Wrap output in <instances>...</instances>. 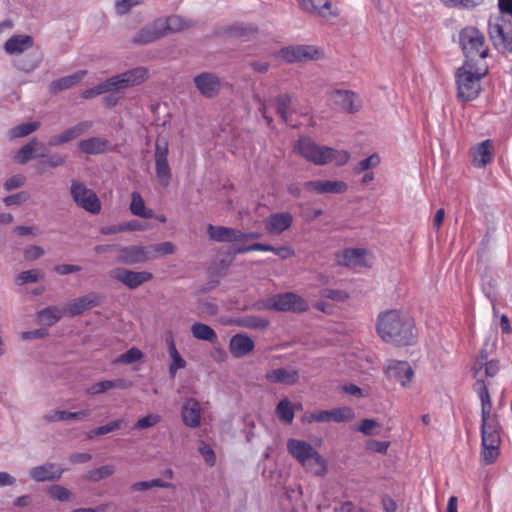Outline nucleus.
<instances>
[{"label": "nucleus", "mask_w": 512, "mask_h": 512, "mask_svg": "<svg viewBox=\"0 0 512 512\" xmlns=\"http://www.w3.org/2000/svg\"><path fill=\"white\" fill-rule=\"evenodd\" d=\"M40 127L39 122H29L20 124L10 130V137L12 139L27 136Z\"/></svg>", "instance_id": "09e8293b"}, {"label": "nucleus", "mask_w": 512, "mask_h": 512, "mask_svg": "<svg viewBox=\"0 0 512 512\" xmlns=\"http://www.w3.org/2000/svg\"><path fill=\"white\" fill-rule=\"evenodd\" d=\"M117 261L127 265H134L150 261L148 246L131 245L118 249Z\"/></svg>", "instance_id": "a211bd4d"}, {"label": "nucleus", "mask_w": 512, "mask_h": 512, "mask_svg": "<svg viewBox=\"0 0 512 512\" xmlns=\"http://www.w3.org/2000/svg\"><path fill=\"white\" fill-rule=\"evenodd\" d=\"M142 0H117L115 3V11L118 15L128 13L133 7L141 4Z\"/></svg>", "instance_id": "680f3d73"}, {"label": "nucleus", "mask_w": 512, "mask_h": 512, "mask_svg": "<svg viewBox=\"0 0 512 512\" xmlns=\"http://www.w3.org/2000/svg\"><path fill=\"white\" fill-rule=\"evenodd\" d=\"M161 38H164L158 19L146 24L137 31L131 38V43L136 46L151 44Z\"/></svg>", "instance_id": "412c9836"}, {"label": "nucleus", "mask_w": 512, "mask_h": 512, "mask_svg": "<svg viewBox=\"0 0 512 512\" xmlns=\"http://www.w3.org/2000/svg\"><path fill=\"white\" fill-rule=\"evenodd\" d=\"M123 73L132 86L140 85L148 78V70L145 67H136Z\"/></svg>", "instance_id": "de8ad7c7"}, {"label": "nucleus", "mask_w": 512, "mask_h": 512, "mask_svg": "<svg viewBox=\"0 0 512 512\" xmlns=\"http://www.w3.org/2000/svg\"><path fill=\"white\" fill-rule=\"evenodd\" d=\"M492 143L485 140L471 149L473 164L478 167H485L492 159Z\"/></svg>", "instance_id": "c756f323"}, {"label": "nucleus", "mask_w": 512, "mask_h": 512, "mask_svg": "<svg viewBox=\"0 0 512 512\" xmlns=\"http://www.w3.org/2000/svg\"><path fill=\"white\" fill-rule=\"evenodd\" d=\"M379 164H380V157L378 154L374 153L371 156L358 162L357 165L353 168V171L356 174H360L370 168L377 167Z\"/></svg>", "instance_id": "6e6d98bb"}, {"label": "nucleus", "mask_w": 512, "mask_h": 512, "mask_svg": "<svg viewBox=\"0 0 512 512\" xmlns=\"http://www.w3.org/2000/svg\"><path fill=\"white\" fill-rule=\"evenodd\" d=\"M33 40L27 35H17L8 39L5 43V51L9 54L21 53L30 48Z\"/></svg>", "instance_id": "4c0bfd02"}, {"label": "nucleus", "mask_w": 512, "mask_h": 512, "mask_svg": "<svg viewBox=\"0 0 512 512\" xmlns=\"http://www.w3.org/2000/svg\"><path fill=\"white\" fill-rule=\"evenodd\" d=\"M300 8L309 14L324 19L338 16V11L333 9L330 0H298Z\"/></svg>", "instance_id": "6ab92c4d"}, {"label": "nucleus", "mask_w": 512, "mask_h": 512, "mask_svg": "<svg viewBox=\"0 0 512 512\" xmlns=\"http://www.w3.org/2000/svg\"><path fill=\"white\" fill-rule=\"evenodd\" d=\"M191 333L193 337L199 340L209 341L214 343L217 341V334L208 325L203 323H195L191 326Z\"/></svg>", "instance_id": "ea45409f"}, {"label": "nucleus", "mask_w": 512, "mask_h": 512, "mask_svg": "<svg viewBox=\"0 0 512 512\" xmlns=\"http://www.w3.org/2000/svg\"><path fill=\"white\" fill-rule=\"evenodd\" d=\"M125 424L126 423L124 419H117L107 423L106 425L93 429V433L96 435H105L116 430H119Z\"/></svg>", "instance_id": "bf43d9fd"}, {"label": "nucleus", "mask_w": 512, "mask_h": 512, "mask_svg": "<svg viewBox=\"0 0 512 512\" xmlns=\"http://www.w3.org/2000/svg\"><path fill=\"white\" fill-rule=\"evenodd\" d=\"M255 308L257 310L301 313L309 309V304L301 296L293 292H286L257 301Z\"/></svg>", "instance_id": "423d86ee"}, {"label": "nucleus", "mask_w": 512, "mask_h": 512, "mask_svg": "<svg viewBox=\"0 0 512 512\" xmlns=\"http://www.w3.org/2000/svg\"><path fill=\"white\" fill-rule=\"evenodd\" d=\"M459 38L466 61L473 63L476 58L487 57L488 48L485 46V37L478 29L466 27L460 32Z\"/></svg>", "instance_id": "0eeeda50"}, {"label": "nucleus", "mask_w": 512, "mask_h": 512, "mask_svg": "<svg viewBox=\"0 0 512 512\" xmlns=\"http://www.w3.org/2000/svg\"><path fill=\"white\" fill-rule=\"evenodd\" d=\"M207 234L209 238L216 242H242L243 232L225 226H214L209 224L207 226Z\"/></svg>", "instance_id": "bb28decb"}, {"label": "nucleus", "mask_w": 512, "mask_h": 512, "mask_svg": "<svg viewBox=\"0 0 512 512\" xmlns=\"http://www.w3.org/2000/svg\"><path fill=\"white\" fill-rule=\"evenodd\" d=\"M48 494L51 498L59 501H68L71 497V492L60 485H53L49 488Z\"/></svg>", "instance_id": "052dcab7"}, {"label": "nucleus", "mask_w": 512, "mask_h": 512, "mask_svg": "<svg viewBox=\"0 0 512 512\" xmlns=\"http://www.w3.org/2000/svg\"><path fill=\"white\" fill-rule=\"evenodd\" d=\"M109 276L129 289H137L153 278V275L150 272L133 271L122 267L110 270Z\"/></svg>", "instance_id": "9b49d317"}, {"label": "nucleus", "mask_w": 512, "mask_h": 512, "mask_svg": "<svg viewBox=\"0 0 512 512\" xmlns=\"http://www.w3.org/2000/svg\"><path fill=\"white\" fill-rule=\"evenodd\" d=\"M269 320L260 316H246L238 321V324L248 329H265L269 326Z\"/></svg>", "instance_id": "49530a36"}, {"label": "nucleus", "mask_w": 512, "mask_h": 512, "mask_svg": "<svg viewBox=\"0 0 512 512\" xmlns=\"http://www.w3.org/2000/svg\"><path fill=\"white\" fill-rule=\"evenodd\" d=\"M70 193L74 202L82 209L92 214H98L101 210V203L97 194L87 188L83 183L73 181Z\"/></svg>", "instance_id": "1a4fd4ad"}, {"label": "nucleus", "mask_w": 512, "mask_h": 512, "mask_svg": "<svg viewBox=\"0 0 512 512\" xmlns=\"http://www.w3.org/2000/svg\"><path fill=\"white\" fill-rule=\"evenodd\" d=\"M377 333L380 338L395 345H410L415 342L414 321L399 310H387L377 317Z\"/></svg>", "instance_id": "f257e3e1"}, {"label": "nucleus", "mask_w": 512, "mask_h": 512, "mask_svg": "<svg viewBox=\"0 0 512 512\" xmlns=\"http://www.w3.org/2000/svg\"><path fill=\"white\" fill-rule=\"evenodd\" d=\"M108 92H110V89H109V85H108V82L106 79L105 81H103L102 83H99L95 87L85 90L83 92L82 96L86 99H89V98L101 95L103 93H108Z\"/></svg>", "instance_id": "e2e57ef3"}, {"label": "nucleus", "mask_w": 512, "mask_h": 512, "mask_svg": "<svg viewBox=\"0 0 512 512\" xmlns=\"http://www.w3.org/2000/svg\"><path fill=\"white\" fill-rule=\"evenodd\" d=\"M287 450L306 471L316 476H324L327 473L325 459L308 442L294 438L288 439Z\"/></svg>", "instance_id": "20e7f679"}, {"label": "nucleus", "mask_w": 512, "mask_h": 512, "mask_svg": "<svg viewBox=\"0 0 512 512\" xmlns=\"http://www.w3.org/2000/svg\"><path fill=\"white\" fill-rule=\"evenodd\" d=\"M110 92H120L124 89L133 87L124 73L112 76L107 79Z\"/></svg>", "instance_id": "8fccbe9b"}, {"label": "nucleus", "mask_w": 512, "mask_h": 512, "mask_svg": "<svg viewBox=\"0 0 512 512\" xmlns=\"http://www.w3.org/2000/svg\"><path fill=\"white\" fill-rule=\"evenodd\" d=\"M64 469L56 463L47 462L29 470V476L36 482L57 481L61 478Z\"/></svg>", "instance_id": "b1692460"}, {"label": "nucleus", "mask_w": 512, "mask_h": 512, "mask_svg": "<svg viewBox=\"0 0 512 512\" xmlns=\"http://www.w3.org/2000/svg\"><path fill=\"white\" fill-rule=\"evenodd\" d=\"M216 34L221 37L250 41L257 37L259 34V28L253 23L239 22L220 28Z\"/></svg>", "instance_id": "2eb2a0df"}, {"label": "nucleus", "mask_w": 512, "mask_h": 512, "mask_svg": "<svg viewBox=\"0 0 512 512\" xmlns=\"http://www.w3.org/2000/svg\"><path fill=\"white\" fill-rule=\"evenodd\" d=\"M150 260L156 259L159 256L173 254L175 252V246L169 242H162L159 244H153L148 246Z\"/></svg>", "instance_id": "c03bdc74"}, {"label": "nucleus", "mask_w": 512, "mask_h": 512, "mask_svg": "<svg viewBox=\"0 0 512 512\" xmlns=\"http://www.w3.org/2000/svg\"><path fill=\"white\" fill-rule=\"evenodd\" d=\"M86 74V70H79L71 75L55 80L51 83V90L56 93L69 89L79 83L86 76Z\"/></svg>", "instance_id": "e433bc0d"}, {"label": "nucleus", "mask_w": 512, "mask_h": 512, "mask_svg": "<svg viewBox=\"0 0 512 512\" xmlns=\"http://www.w3.org/2000/svg\"><path fill=\"white\" fill-rule=\"evenodd\" d=\"M276 415L280 420L290 424L294 419V409L292 403L288 399L281 400L276 409Z\"/></svg>", "instance_id": "37998d69"}, {"label": "nucleus", "mask_w": 512, "mask_h": 512, "mask_svg": "<svg viewBox=\"0 0 512 512\" xmlns=\"http://www.w3.org/2000/svg\"><path fill=\"white\" fill-rule=\"evenodd\" d=\"M498 371L499 366L497 361L491 360L489 362H485V364H483L482 369L483 381L485 382L486 377H494L498 373Z\"/></svg>", "instance_id": "69168bd1"}, {"label": "nucleus", "mask_w": 512, "mask_h": 512, "mask_svg": "<svg viewBox=\"0 0 512 512\" xmlns=\"http://www.w3.org/2000/svg\"><path fill=\"white\" fill-rule=\"evenodd\" d=\"M385 374L389 379L399 382L403 387H407L414 376V371L406 361L389 360L385 367Z\"/></svg>", "instance_id": "f3484780"}, {"label": "nucleus", "mask_w": 512, "mask_h": 512, "mask_svg": "<svg viewBox=\"0 0 512 512\" xmlns=\"http://www.w3.org/2000/svg\"><path fill=\"white\" fill-rule=\"evenodd\" d=\"M65 315H67L65 306L63 308L48 306L37 312V319L43 325L52 326Z\"/></svg>", "instance_id": "72a5a7b5"}, {"label": "nucleus", "mask_w": 512, "mask_h": 512, "mask_svg": "<svg viewBox=\"0 0 512 512\" xmlns=\"http://www.w3.org/2000/svg\"><path fill=\"white\" fill-rule=\"evenodd\" d=\"M294 150L316 165H325L335 163L337 166L346 164L350 159V154L346 150H336L327 146H320L308 137L300 138L294 147Z\"/></svg>", "instance_id": "7ed1b4c3"}, {"label": "nucleus", "mask_w": 512, "mask_h": 512, "mask_svg": "<svg viewBox=\"0 0 512 512\" xmlns=\"http://www.w3.org/2000/svg\"><path fill=\"white\" fill-rule=\"evenodd\" d=\"M44 249L37 245H32L24 250V258L29 261H34L44 255Z\"/></svg>", "instance_id": "0e129e2a"}, {"label": "nucleus", "mask_w": 512, "mask_h": 512, "mask_svg": "<svg viewBox=\"0 0 512 512\" xmlns=\"http://www.w3.org/2000/svg\"><path fill=\"white\" fill-rule=\"evenodd\" d=\"M90 416L89 410H81L77 412H68L63 410H53L43 416V420L47 423L65 421L69 419L82 420Z\"/></svg>", "instance_id": "f704fd0d"}, {"label": "nucleus", "mask_w": 512, "mask_h": 512, "mask_svg": "<svg viewBox=\"0 0 512 512\" xmlns=\"http://www.w3.org/2000/svg\"><path fill=\"white\" fill-rule=\"evenodd\" d=\"M109 141L102 137H91L81 140L78 148L85 154H100L107 150Z\"/></svg>", "instance_id": "473e14b6"}, {"label": "nucleus", "mask_w": 512, "mask_h": 512, "mask_svg": "<svg viewBox=\"0 0 512 512\" xmlns=\"http://www.w3.org/2000/svg\"><path fill=\"white\" fill-rule=\"evenodd\" d=\"M143 357V353L136 347L129 349L114 360L115 364H132L139 361Z\"/></svg>", "instance_id": "864d4df0"}, {"label": "nucleus", "mask_w": 512, "mask_h": 512, "mask_svg": "<svg viewBox=\"0 0 512 512\" xmlns=\"http://www.w3.org/2000/svg\"><path fill=\"white\" fill-rule=\"evenodd\" d=\"M42 146L36 138H33L29 143L24 145L15 156L16 162L20 164H26L29 160L34 157H45L44 153L36 154L38 147Z\"/></svg>", "instance_id": "58836bf2"}, {"label": "nucleus", "mask_w": 512, "mask_h": 512, "mask_svg": "<svg viewBox=\"0 0 512 512\" xmlns=\"http://www.w3.org/2000/svg\"><path fill=\"white\" fill-rule=\"evenodd\" d=\"M131 198L130 210L134 215L144 218L152 217V210L145 209V203L138 192H133Z\"/></svg>", "instance_id": "79ce46f5"}, {"label": "nucleus", "mask_w": 512, "mask_h": 512, "mask_svg": "<svg viewBox=\"0 0 512 512\" xmlns=\"http://www.w3.org/2000/svg\"><path fill=\"white\" fill-rule=\"evenodd\" d=\"M131 386L132 383L125 379L105 380L91 385L89 388H87L86 392L90 395H97L105 393L114 388L127 389Z\"/></svg>", "instance_id": "7c9ffc66"}, {"label": "nucleus", "mask_w": 512, "mask_h": 512, "mask_svg": "<svg viewBox=\"0 0 512 512\" xmlns=\"http://www.w3.org/2000/svg\"><path fill=\"white\" fill-rule=\"evenodd\" d=\"M25 183V177L22 176V175H15L11 178H9L5 183H4V188L6 190H13V189H16V188H19L21 186H23Z\"/></svg>", "instance_id": "774afa93"}, {"label": "nucleus", "mask_w": 512, "mask_h": 512, "mask_svg": "<svg viewBox=\"0 0 512 512\" xmlns=\"http://www.w3.org/2000/svg\"><path fill=\"white\" fill-rule=\"evenodd\" d=\"M43 278V274L38 269H32L28 271H23L18 274L16 278V282L19 285H24L27 283H35Z\"/></svg>", "instance_id": "5fc2aeb1"}, {"label": "nucleus", "mask_w": 512, "mask_h": 512, "mask_svg": "<svg viewBox=\"0 0 512 512\" xmlns=\"http://www.w3.org/2000/svg\"><path fill=\"white\" fill-rule=\"evenodd\" d=\"M161 26L163 36L177 34L190 30L197 26V21L185 18L180 15H170L167 17L157 18Z\"/></svg>", "instance_id": "dca6fc26"}, {"label": "nucleus", "mask_w": 512, "mask_h": 512, "mask_svg": "<svg viewBox=\"0 0 512 512\" xmlns=\"http://www.w3.org/2000/svg\"><path fill=\"white\" fill-rule=\"evenodd\" d=\"M181 416L186 426L198 427L201 423L200 403L194 398L187 399L182 406Z\"/></svg>", "instance_id": "cd10ccee"}, {"label": "nucleus", "mask_w": 512, "mask_h": 512, "mask_svg": "<svg viewBox=\"0 0 512 512\" xmlns=\"http://www.w3.org/2000/svg\"><path fill=\"white\" fill-rule=\"evenodd\" d=\"M115 473V466L108 464L103 465L99 468L88 471L84 478L88 481L98 482L102 479H106Z\"/></svg>", "instance_id": "a19ab883"}, {"label": "nucleus", "mask_w": 512, "mask_h": 512, "mask_svg": "<svg viewBox=\"0 0 512 512\" xmlns=\"http://www.w3.org/2000/svg\"><path fill=\"white\" fill-rule=\"evenodd\" d=\"M280 56L287 63L315 61L323 57V51L314 45H292L280 50Z\"/></svg>", "instance_id": "9d476101"}, {"label": "nucleus", "mask_w": 512, "mask_h": 512, "mask_svg": "<svg viewBox=\"0 0 512 512\" xmlns=\"http://www.w3.org/2000/svg\"><path fill=\"white\" fill-rule=\"evenodd\" d=\"M380 428V423H378L375 419H364L361 421L358 427V431H360L364 435L372 436L378 435Z\"/></svg>", "instance_id": "4d7b16f0"}, {"label": "nucleus", "mask_w": 512, "mask_h": 512, "mask_svg": "<svg viewBox=\"0 0 512 512\" xmlns=\"http://www.w3.org/2000/svg\"><path fill=\"white\" fill-rule=\"evenodd\" d=\"M367 251L361 248H348L335 254L338 265L345 267L367 266L365 255Z\"/></svg>", "instance_id": "393cba45"}, {"label": "nucleus", "mask_w": 512, "mask_h": 512, "mask_svg": "<svg viewBox=\"0 0 512 512\" xmlns=\"http://www.w3.org/2000/svg\"><path fill=\"white\" fill-rule=\"evenodd\" d=\"M168 486H169V483H167L161 479H152L149 481L135 482L130 486V490L133 492L146 491V490H149V489H152L155 487L166 488Z\"/></svg>", "instance_id": "3c124183"}, {"label": "nucleus", "mask_w": 512, "mask_h": 512, "mask_svg": "<svg viewBox=\"0 0 512 512\" xmlns=\"http://www.w3.org/2000/svg\"><path fill=\"white\" fill-rule=\"evenodd\" d=\"M329 99L341 111L348 114L357 113L362 106L359 96L351 90L334 89L329 93Z\"/></svg>", "instance_id": "ddd939ff"}, {"label": "nucleus", "mask_w": 512, "mask_h": 512, "mask_svg": "<svg viewBox=\"0 0 512 512\" xmlns=\"http://www.w3.org/2000/svg\"><path fill=\"white\" fill-rule=\"evenodd\" d=\"M266 379L272 383L292 385L298 380V372L296 370L278 368L267 372Z\"/></svg>", "instance_id": "2f4dec72"}, {"label": "nucleus", "mask_w": 512, "mask_h": 512, "mask_svg": "<svg viewBox=\"0 0 512 512\" xmlns=\"http://www.w3.org/2000/svg\"><path fill=\"white\" fill-rule=\"evenodd\" d=\"M488 355L485 350L480 351L475 364L472 367L473 375L476 378V383L474 384V389L478 392L479 384L482 383L483 385H486L483 381L482 377V369L483 364L487 361Z\"/></svg>", "instance_id": "a18cd8bd"}, {"label": "nucleus", "mask_w": 512, "mask_h": 512, "mask_svg": "<svg viewBox=\"0 0 512 512\" xmlns=\"http://www.w3.org/2000/svg\"><path fill=\"white\" fill-rule=\"evenodd\" d=\"M105 297L95 291H91L80 296L65 305V311L68 316L74 317L81 315L83 312L101 305Z\"/></svg>", "instance_id": "4468645a"}, {"label": "nucleus", "mask_w": 512, "mask_h": 512, "mask_svg": "<svg viewBox=\"0 0 512 512\" xmlns=\"http://www.w3.org/2000/svg\"><path fill=\"white\" fill-rule=\"evenodd\" d=\"M294 221L290 212H277L264 219L265 230L270 235H280L288 230Z\"/></svg>", "instance_id": "aec40b11"}, {"label": "nucleus", "mask_w": 512, "mask_h": 512, "mask_svg": "<svg viewBox=\"0 0 512 512\" xmlns=\"http://www.w3.org/2000/svg\"><path fill=\"white\" fill-rule=\"evenodd\" d=\"M321 296L324 298L336 300V301H343L347 298V295L345 292L340 290H333V289H324L321 291Z\"/></svg>", "instance_id": "338daca9"}, {"label": "nucleus", "mask_w": 512, "mask_h": 512, "mask_svg": "<svg viewBox=\"0 0 512 512\" xmlns=\"http://www.w3.org/2000/svg\"><path fill=\"white\" fill-rule=\"evenodd\" d=\"M169 145L165 138H157L155 142V172L159 183L167 187L172 178L171 168L168 163Z\"/></svg>", "instance_id": "6e6552de"}, {"label": "nucleus", "mask_w": 512, "mask_h": 512, "mask_svg": "<svg viewBox=\"0 0 512 512\" xmlns=\"http://www.w3.org/2000/svg\"><path fill=\"white\" fill-rule=\"evenodd\" d=\"M330 421L347 422L354 418V412L351 408L343 407L329 410Z\"/></svg>", "instance_id": "603ef678"}, {"label": "nucleus", "mask_w": 512, "mask_h": 512, "mask_svg": "<svg viewBox=\"0 0 512 512\" xmlns=\"http://www.w3.org/2000/svg\"><path fill=\"white\" fill-rule=\"evenodd\" d=\"M254 349L253 340L245 334L234 335L229 343L230 353L236 357L241 358L250 353Z\"/></svg>", "instance_id": "c85d7f7f"}, {"label": "nucleus", "mask_w": 512, "mask_h": 512, "mask_svg": "<svg viewBox=\"0 0 512 512\" xmlns=\"http://www.w3.org/2000/svg\"><path fill=\"white\" fill-rule=\"evenodd\" d=\"M488 73L487 67L476 68L474 63L465 61L456 72L458 97L462 102L475 99L481 90V79Z\"/></svg>", "instance_id": "39448f33"}, {"label": "nucleus", "mask_w": 512, "mask_h": 512, "mask_svg": "<svg viewBox=\"0 0 512 512\" xmlns=\"http://www.w3.org/2000/svg\"><path fill=\"white\" fill-rule=\"evenodd\" d=\"M91 127H92V122H90V121L80 122L68 129L64 130L60 134L51 137L49 139L48 144L50 146H59V145L65 144L67 142H70V141L80 137L81 135L86 133L88 130H90Z\"/></svg>", "instance_id": "a878e982"}, {"label": "nucleus", "mask_w": 512, "mask_h": 512, "mask_svg": "<svg viewBox=\"0 0 512 512\" xmlns=\"http://www.w3.org/2000/svg\"><path fill=\"white\" fill-rule=\"evenodd\" d=\"M304 189L315 194H342L348 189L343 181L313 180L304 183Z\"/></svg>", "instance_id": "4be33fe9"}, {"label": "nucleus", "mask_w": 512, "mask_h": 512, "mask_svg": "<svg viewBox=\"0 0 512 512\" xmlns=\"http://www.w3.org/2000/svg\"><path fill=\"white\" fill-rule=\"evenodd\" d=\"M161 421V416L158 414H148L140 419L135 423L134 429L137 430H143L147 429L149 427L155 426Z\"/></svg>", "instance_id": "13d9d810"}, {"label": "nucleus", "mask_w": 512, "mask_h": 512, "mask_svg": "<svg viewBox=\"0 0 512 512\" xmlns=\"http://www.w3.org/2000/svg\"><path fill=\"white\" fill-rule=\"evenodd\" d=\"M193 82L199 94L208 99L218 96L223 86V81L217 74L207 71L195 75Z\"/></svg>", "instance_id": "f8f14e48"}, {"label": "nucleus", "mask_w": 512, "mask_h": 512, "mask_svg": "<svg viewBox=\"0 0 512 512\" xmlns=\"http://www.w3.org/2000/svg\"><path fill=\"white\" fill-rule=\"evenodd\" d=\"M478 395L481 400V436L483 460L486 464L493 463L499 455L500 426L497 415L492 414L491 397L486 385L479 384Z\"/></svg>", "instance_id": "f03ea898"}, {"label": "nucleus", "mask_w": 512, "mask_h": 512, "mask_svg": "<svg viewBox=\"0 0 512 512\" xmlns=\"http://www.w3.org/2000/svg\"><path fill=\"white\" fill-rule=\"evenodd\" d=\"M271 105L275 107L276 113L285 123L289 121L290 116L294 113L292 99L288 94L278 95Z\"/></svg>", "instance_id": "c9c22d12"}, {"label": "nucleus", "mask_w": 512, "mask_h": 512, "mask_svg": "<svg viewBox=\"0 0 512 512\" xmlns=\"http://www.w3.org/2000/svg\"><path fill=\"white\" fill-rule=\"evenodd\" d=\"M489 36L498 50L512 52V30L505 31L500 23L489 21Z\"/></svg>", "instance_id": "5701e85b"}]
</instances>
